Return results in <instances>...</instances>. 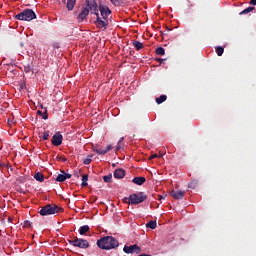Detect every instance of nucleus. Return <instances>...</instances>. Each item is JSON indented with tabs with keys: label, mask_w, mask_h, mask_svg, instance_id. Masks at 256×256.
<instances>
[{
	"label": "nucleus",
	"mask_w": 256,
	"mask_h": 256,
	"mask_svg": "<svg viewBox=\"0 0 256 256\" xmlns=\"http://www.w3.org/2000/svg\"><path fill=\"white\" fill-rule=\"evenodd\" d=\"M97 246L102 250L110 251L119 247V242L112 236H105L97 240Z\"/></svg>",
	"instance_id": "1"
},
{
	"label": "nucleus",
	"mask_w": 256,
	"mask_h": 256,
	"mask_svg": "<svg viewBox=\"0 0 256 256\" xmlns=\"http://www.w3.org/2000/svg\"><path fill=\"white\" fill-rule=\"evenodd\" d=\"M63 212H64L63 207H59L56 204H48L47 206L42 207V209H40L38 213L42 216H49V215L59 214Z\"/></svg>",
	"instance_id": "2"
},
{
	"label": "nucleus",
	"mask_w": 256,
	"mask_h": 256,
	"mask_svg": "<svg viewBox=\"0 0 256 256\" xmlns=\"http://www.w3.org/2000/svg\"><path fill=\"white\" fill-rule=\"evenodd\" d=\"M126 200H128L129 205H138L147 200V194L144 192L133 193Z\"/></svg>",
	"instance_id": "3"
},
{
	"label": "nucleus",
	"mask_w": 256,
	"mask_h": 256,
	"mask_svg": "<svg viewBox=\"0 0 256 256\" xmlns=\"http://www.w3.org/2000/svg\"><path fill=\"white\" fill-rule=\"evenodd\" d=\"M37 15L32 9H26L23 12L16 15V19L19 21H33V19H36Z\"/></svg>",
	"instance_id": "4"
},
{
	"label": "nucleus",
	"mask_w": 256,
	"mask_h": 256,
	"mask_svg": "<svg viewBox=\"0 0 256 256\" xmlns=\"http://www.w3.org/2000/svg\"><path fill=\"white\" fill-rule=\"evenodd\" d=\"M69 245L80 249L90 248V244L88 243V241L80 238H74V240H69Z\"/></svg>",
	"instance_id": "5"
},
{
	"label": "nucleus",
	"mask_w": 256,
	"mask_h": 256,
	"mask_svg": "<svg viewBox=\"0 0 256 256\" xmlns=\"http://www.w3.org/2000/svg\"><path fill=\"white\" fill-rule=\"evenodd\" d=\"M124 253L126 254H136L139 255L141 253V248L140 246L134 244V245H125L123 248Z\"/></svg>",
	"instance_id": "6"
},
{
	"label": "nucleus",
	"mask_w": 256,
	"mask_h": 256,
	"mask_svg": "<svg viewBox=\"0 0 256 256\" xmlns=\"http://www.w3.org/2000/svg\"><path fill=\"white\" fill-rule=\"evenodd\" d=\"M50 142L52 143V145L59 147L61 144H63V135L57 132L56 134H54V136H52Z\"/></svg>",
	"instance_id": "7"
},
{
	"label": "nucleus",
	"mask_w": 256,
	"mask_h": 256,
	"mask_svg": "<svg viewBox=\"0 0 256 256\" xmlns=\"http://www.w3.org/2000/svg\"><path fill=\"white\" fill-rule=\"evenodd\" d=\"M87 8L91 13H93L96 17H99V12L97 10V2L95 1H86Z\"/></svg>",
	"instance_id": "8"
},
{
	"label": "nucleus",
	"mask_w": 256,
	"mask_h": 256,
	"mask_svg": "<svg viewBox=\"0 0 256 256\" xmlns=\"http://www.w3.org/2000/svg\"><path fill=\"white\" fill-rule=\"evenodd\" d=\"M99 11L102 16V19H109V15L111 14V9H109V7L100 5Z\"/></svg>",
	"instance_id": "9"
},
{
	"label": "nucleus",
	"mask_w": 256,
	"mask_h": 256,
	"mask_svg": "<svg viewBox=\"0 0 256 256\" xmlns=\"http://www.w3.org/2000/svg\"><path fill=\"white\" fill-rule=\"evenodd\" d=\"M96 25L97 27H103L104 29H107V26L109 25V20L101 19V17H99V14H98L96 19Z\"/></svg>",
	"instance_id": "10"
},
{
	"label": "nucleus",
	"mask_w": 256,
	"mask_h": 256,
	"mask_svg": "<svg viewBox=\"0 0 256 256\" xmlns=\"http://www.w3.org/2000/svg\"><path fill=\"white\" fill-rule=\"evenodd\" d=\"M88 15H89V9L88 8H83L81 13L78 15L79 23L85 21V19H87Z\"/></svg>",
	"instance_id": "11"
},
{
	"label": "nucleus",
	"mask_w": 256,
	"mask_h": 256,
	"mask_svg": "<svg viewBox=\"0 0 256 256\" xmlns=\"http://www.w3.org/2000/svg\"><path fill=\"white\" fill-rule=\"evenodd\" d=\"M170 196H172L176 200H181L184 197V191L179 190V191H174L170 192Z\"/></svg>",
	"instance_id": "12"
},
{
	"label": "nucleus",
	"mask_w": 256,
	"mask_h": 256,
	"mask_svg": "<svg viewBox=\"0 0 256 256\" xmlns=\"http://www.w3.org/2000/svg\"><path fill=\"white\" fill-rule=\"evenodd\" d=\"M125 175L126 171H124V169H116L114 171V178L116 179H123Z\"/></svg>",
	"instance_id": "13"
},
{
	"label": "nucleus",
	"mask_w": 256,
	"mask_h": 256,
	"mask_svg": "<svg viewBox=\"0 0 256 256\" xmlns=\"http://www.w3.org/2000/svg\"><path fill=\"white\" fill-rule=\"evenodd\" d=\"M40 108L44 109V112L38 110L37 114L42 116V119L47 120L49 115L47 114V108H44V105H42V103H40Z\"/></svg>",
	"instance_id": "14"
},
{
	"label": "nucleus",
	"mask_w": 256,
	"mask_h": 256,
	"mask_svg": "<svg viewBox=\"0 0 256 256\" xmlns=\"http://www.w3.org/2000/svg\"><path fill=\"white\" fill-rule=\"evenodd\" d=\"M145 182H147V179H146L145 177H136V178H133V183H134V185L141 186V185H143Z\"/></svg>",
	"instance_id": "15"
},
{
	"label": "nucleus",
	"mask_w": 256,
	"mask_h": 256,
	"mask_svg": "<svg viewBox=\"0 0 256 256\" xmlns=\"http://www.w3.org/2000/svg\"><path fill=\"white\" fill-rule=\"evenodd\" d=\"M77 3V0H67L66 8L68 11H73L75 9V4Z\"/></svg>",
	"instance_id": "16"
},
{
	"label": "nucleus",
	"mask_w": 256,
	"mask_h": 256,
	"mask_svg": "<svg viewBox=\"0 0 256 256\" xmlns=\"http://www.w3.org/2000/svg\"><path fill=\"white\" fill-rule=\"evenodd\" d=\"M33 178L35 180H37L38 182H40V183L44 182V175L42 173H40V172L35 173Z\"/></svg>",
	"instance_id": "17"
},
{
	"label": "nucleus",
	"mask_w": 256,
	"mask_h": 256,
	"mask_svg": "<svg viewBox=\"0 0 256 256\" xmlns=\"http://www.w3.org/2000/svg\"><path fill=\"white\" fill-rule=\"evenodd\" d=\"M89 231H90V226L83 225V226L80 227V231L79 232H80V235H85Z\"/></svg>",
	"instance_id": "18"
},
{
	"label": "nucleus",
	"mask_w": 256,
	"mask_h": 256,
	"mask_svg": "<svg viewBox=\"0 0 256 256\" xmlns=\"http://www.w3.org/2000/svg\"><path fill=\"white\" fill-rule=\"evenodd\" d=\"M133 46L135 47L136 51H141V49H143V43L140 41H134Z\"/></svg>",
	"instance_id": "19"
},
{
	"label": "nucleus",
	"mask_w": 256,
	"mask_h": 256,
	"mask_svg": "<svg viewBox=\"0 0 256 256\" xmlns=\"http://www.w3.org/2000/svg\"><path fill=\"white\" fill-rule=\"evenodd\" d=\"M87 181H88V175L85 174L81 178V187H87L88 186Z\"/></svg>",
	"instance_id": "20"
},
{
	"label": "nucleus",
	"mask_w": 256,
	"mask_h": 256,
	"mask_svg": "<svg viewBox=\"0 0 256 256\" xmlns=\"http://www.w3.org/2000/svg\"><path fill=\"white\" fill-rule=\"evenodd\" d=\"M146 228L155 229L157 228V222L156 221H150L146 224Z\"/></svg>",
	"instance_id": "21"
},
{
	"label": "nucleus",
	"mask_w": 256,
	"mask_h": 256,
	"mask_svg": "<svg viewBox=\"0 0 256 256\" xmlns=\"http://www.w3.org/2000/svg\"><path fill=\"white\" fill-rule=\"evenodd\" d=\"M255 9V7L250 6L246 9H244L242 12H240V15H247V13H251V11H253Z\"/></svg>",
	"instance_id": "22"
},
{
	"label": "nucleus",
	"mask_w": 256,
	"mask_h": 256,
	"mask_svg": "<svg viewBox=\"0 0 256 256\" xmlns=\"http://www.w3.org/2000/svg\"><path fill=\"white\" fill-rule=\"evenodd\" d=\"M93 152L97 153L98 155H105V154H107V150H100L97 147H93Z\"/></svg>",
	"instance_id": "23"
},
{
	"label": "nucleus",
	"mask_w": 256,
	"mask_h": 256,
	"mask_svg": "<svg viewBox=\"0 0 256 256\" xmlns=\"http://www.w3.org/2000/svg\"><path fill=\"white\" fill-rule=\"evenodd\" d=\"M68 179H69V178H67V177H65V176H63V175H61V174H59V175H57L56 181L59 182V183H63V182H65V181L68 180Z\"/></svg>",
	"instance_id": "24"
},
{
	"label": "nucleus",
	"mask_w": 256,
	"mask_h": 256,
	"mask_svg": "<svg viewBox=\"0 0 256 256\" xmlns=\"http://www.w3.org/2000/svg\"><path fill=\"white\" fill-rule=\"evenodd\" d=\"M49 137H50V132L45 131L44 133H42V136H40V139L47 141V140H49Z\"/></svg>",
	"instance_id": "25"
},
{
	"label": "nucleus",
	"mask_w": 256,
	"mask_h": 256,
	"mask_svg": "<svg viewBox=\"0 0 256 256\" xmlns=\"http://www.w3.org/2000/svg\"><path fill=\"white\" fill-rule=\"evenodd\" d=\"M112 5H115V7H121V5H123V1L122 0H110Z\"/></svg>",
	"instance_id": "26"
},
{
	"label": "nucleus",
	"mask_w": 256,
	"mask_h": 256,
	"mask_svg": "<svg viewBox=\"0 0 256 256\" xmlns=\"http://www.w3.org/2000/svg\"><path fill=\"white\" fill-rule=\"evenodd\" d=\"M156 54H157V55H165V48H163V47H158V48L156 49Z\"/></svg>",
	"instance_id": "27"
},
{
	"label": "nucleus",
	"mask_w": 256,
	"mask_h": 256,
	"mask_svg": "<svg viewBox=\"0 0 256 256\" xmlns=\"http://www.w3.org/2000/svg\"><path fill=\"white\" fill-rule=\"evenodd\" d=\"M225 49L223 47H217L216 48V53L218 55V57H221V55H223Z\"/></svg>",
	"instance_id": "28"
},
{
	"label": "nucleus",
	"mask_w": 256,
	"mask_h": 256,
	"mask_svg": "<svg viewBox=\"0 0 256 256\" xmlns=\"http://www.w3.org/2000/svg\"><path fill=\"white\" fill-rule=\"evenodd\" d=\"M166 100H167V98H165V97H159V98H156L155 101L157 102L158 105H160V104L164 103Z\"/></svg>",
	"instance_id": "29"
},
{
	"label": "nucleus",
	"mask_w": 256,
	"mask_h": 256,
	"mask_svg": "<svg viewBox=\"0 0 256 256\" xmlns=\"http://www.w3.org/2000/svg\"><path fill=\"white\" fill-rule=\"evenodd\" d=\"M124 141V137H121L119 139V142H117L116 151L121 150V143Z\"/></svg>",
	"instance_id": "30"
},
{
	"label": "nucleus",
	"mask_w": 256,
	"mask_h": 256,
	"mask_svg": "<svg viewBox=\"0 0 256 256\" xmlns=\"http://www.w3.org/2000/svg\"><path fill=\"white\" fill-rule=\"evenodd\" d=\"M163 156L164 154H152V156H150L148 159L153 160L155 158H162Z\"/></svg>",
	"instance_id": "31"
},
{
	"label": "nucleus",
	"mask_w": 256,
	"mask_h": 256,
	"mask_svg": "<svg viewBox=\"0 0 256 256\" xmlns=\"http://www.w3.org/2000/svg\"><path fill=\"white\" fill-rule=\"evenodd\" d=\"M111 179H112L111 174L104 176V182L105 183H111Z\"/></svg>",
	"instance_id": "32"
},
{
	"label": "nucleus",
	"mask_w": 256,
	"mask_h": 256,
	"mask_svg": "<svg viewBox=\"0 0 256 256\" xmlns=\"http://www.w3.org/2000/svg\"><path fill=\"white\" fill-rule=\"evenodd\" d=\"M196 186H197L196 181H193V182L189 183L188 188L195 190V189H196Z\"/></svg>",
	"instance_id": "33"
},
{
	"label": "nucleus",
	"mask_w": 256,
	"mask_h": 256,
	"mask_svg": "<svg viewBox=\"0 0 256 256\" xmlns=\"http://www.w3.org/2000/svg\"><path fill=\"white\" fill-rule=\"evenodd\" d=\"M91 163H92V159H91L90 157L85 158V159L83 160V164H85V165H90Z\"/></svg>",
	"instance_id": "34"
},
{
	"label": "nucleus",
	"mask_w": 256,
	"mask_h": 256,
	"mask_svg": "<svg viewBox=\"0 0 256 256\" xmlns=\"http://www.w3.org/2000/svg\"><path fill=\"white\" fill-rule=\"evenodd\" d=\"M14 124H15V119L9 118V119H8V126L11 127V126H13Z\"/></svg>",
	"instance_id": "35"
},
{
	"label": "nucleus",
	"mask_w": 256,
	"mask_h": 256,
	"mask_svg": "<svg viewBox=\"0 0 256 256\" xmlns=\"http://www.w3.org/2000/svg\"><path fill=\"white\" fill-rule=\"evenodd\" d=\"M56 160H57V161H62V162H66V161H67V159L64 158L63 156H57V157H56Z\"/></svg>",
	"instance_id": "36"
},
{
	"label": "nucleus",
	"mask_w": 256,
	"mask_h": 256,
	"mask_svg": "<svg viewBox=\"0 0 256 256\" xmlns=\"http://www.w3.org/2000/svg\"><path fill=\"white\" fill-rule=\"evenodd\" d=\"M61 175L66 177L67 179H71V174L70 173H65L64 171H62Z\"/></svg>",
	"instance_id": "37"
},
{
	"label": "nucleus",
	"mask_w": 256,
	"mask_h": 256,
	"mask_svg": "<svg viewBox=\"0 0 256 256\" xmlns=\"http://www.w3.org/2000/svg\"><path fill=\"white\" fill-rule=\"evenodd\" d=\"M111 150H112V145H107L104 151H107V153H109Z\"/></svg>",
	"instance_id": "38"
},
{
	"label": "nucleus",
	"mask_w": 256,
	"mask_h": 256,
	"mask_svg": "<svg viewBox=\"0 0 256 256\" xmlns=\"http://www.w3.org/2000/svg\"><path fill=\"white\" fill-rule=\"evenodd\" d=\"M32 226V222L30 221H25V227L30 228Z\"/></svg>",
	"instance_id": "39"
},
{
	"label": "nucleus",
	"mask_w": 256,
	"mask_h": 256,
	"mask_svg": "<svg viewBox=\"0 0 256 256\" xmlns=\"http://www.w3.org/2000/svg\"><path fill=\"white\" fill-rule=\"evenodd\" d=\"M250 5H256V0H251Z\"/></svg>",
	"instance_id": "40"
},
{
	"label": "nucleus",
	"mask_w": 256,
	"mask_h": 256,
	"mask_svg": "<svg viewBox=\"0 0 256 256\" xmlns=\"http://www.w3.org/2000/svg\"><path fill=\"white\" fill-rule=\"evenodd\" d=\"M158 198H159V200H164L165 199V197L164 196H158Z\"/></svg>",
	"instance_id": "41"
},
{
	"label": "nucleus",
	"mask_w": 256,
	"mask_h": 256,
	"mask_svg": "<svg viewBox=\"0 0 256 256\" xmlns=\"http://www.w3.org/2000/svg\"><path fill=\"white\" fill-rule=\"evenodd\" d=\"M138 256H152V255H150V254H140Z\"/></svg>",
	"instance_id": "42"
},
{
	"label": "nucleus",
	"mask_w": 256,
	"mask_h": 256,
	"mask_svg": "<svg viewBox=\"0 0 256 256\" xmlns=\"http://www.w3.org/2000/svg\"><path fill=\"white\" fill-rule=\"evenodd\" d=\"M4 167V164L0 163V169H2Z\"/></svg>",
	"instance_id": "43"
},
{
	"label": "nucleus",
	"mask_w": 256,
	"mask_h": 256,
	"mask_svg": "<svg viewBox=\"0 0 256 256\" xmlns=\"http://www.w3.org/2000/svg\"><path fill=\"white\" fill-rule=\"evenodd\" d=\"M74 176H76L78 178V174L76 172L74 173Z\"/></svg>",
	"instance_id": "44"
},
{
	"label": "nucleus",
	"mask_w": 256,
	"mask_h": 256,
	"mask_svg": "<svg viewBox=\"0 0 256 256\" xmlns=\"http://www.w3.org/2000/svg\"><path fill=\"white\" fill-rule=\"evenodd\" d=\"M66 1H67V0H62V3H64V4H65V3H66Z\"/></svg>",
	"instance_id": "45"
},
{
	"label": "nucleus",
	"mask_w": 256,
	"mask_h": 256,
	"mask_svg": "<svg viewBox=\"0 0 256 256\" xmlns=\"http://www.w3.org/2000/svg\"><path fill=\"white\" fill-rule=\"evenodd\" d=\"M160 97H167L166 95H161Z\"/></svg>",
	"instance_id": "46"
},
{
	"label": "nucleus",
	"mask_w": 256,
	"mask_h": 256,
	"mask_svg": "<svg viewBox=\"0 0 256 256\" xmlns=\"http://www.w3.org/2000/svg\"><path fill=\"white\" fill-rule=\"evenodd\" d=\"M112 167H116V164H112Z\"/></svg>",
	"instance_id": "47"
}]
</instances>
